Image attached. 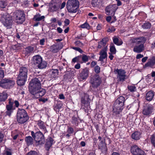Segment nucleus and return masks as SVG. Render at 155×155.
I'll return each mask as SVG.
<instances>
[{
  "mask_svg": "<svg viewBox=\"0 0 155 155\" xmlns=\"http://www.w3.org/2000/svg\"><path fill=\"white\" fill-rule=\"evenodd\" d=\"M42 81V76L33 79L30 82L29 90L30 92L36 98L43 96L46 93L45 89L41 88V82Z\"/></svg>",
  "mask_w": 155,
  "mask_h": 155,
  "instance_id": "f257e3e1",
  "label": "nucleus"
},
{
  "mask_svg": "<svg viewBox=\"0 0 155 155\" xmlns=\"http://www.w3.org/2000/svg\"><path fill=\"white\" fill-rule=\"evenodd\" d=\"M147 41V38L144 37H139L137 38H133L130 41L132 43H135L136 45L133 49L134 52L139 53L142 52L144 49V44Z\"/></svg>",
  "mask_w": 155,
  "mask_h": 155,
  "instance_id": "f03ea898",
  "label": "nucleus"
},
{
  "mask_svg": "<svg viewBox=\"0 0 155 155\" xmlns=\"http://www.w3.org/2000/svg\"><path fill=\"white\" fill-rule=\"evenodd\" d=\"M125 98L123 96L118 97L115 101L113 105V112L115 115L118 114L123 110Z\"/></svg>",
  "mask_w": 155,
  "mask_h": 155,
  "instance_id": "7ed1b4c3",
  "label": "nucleus"
},
{
  "mask_svg": "<svg viewBox=\"0 0 155 155\" xmlns=\"http://www.w3.org/2000/svg\"><path fill=\"white\" fill-rule=\"evenodd\" d=\"M17 120L20 124H24L29 119L26 111L24 109H18L16 115Z\"/></svg>",
  "mask_w": 155,
  "mask_h": 155,
  "instance_id": "20e7f679",
  "label": "nucleus"
},
{
  "mask_svg": "<svg viewBox=\"0 0 155 155\" xmlns=\"http://www.w3.org/2000/svg\"><path fill=\"white\" fill-rule=\"evenodd\" d=\"M79 2L77 0H68L67 3L66 8L69 12L75 13L79 7Z\"/></svg>",
  "mask_w": 155,
  "mask_h": 155,
  "instance_id": "39448f33",
  "label": "nucleus"
},
{
  "mask_svg": "<svg viewBox=\"0 0 155 155\" xmlns=\"http://www.w3.org/2000/svg\"><path fill=\"white\" fill-rule=\"evenodd\" d=\"M31 135L34 138L37 144L41 145L45 142L44 136L40 131L37 132L35 133L33 131L31 132Z\"/></svg>",
  "mask_w": 155,
  "mask_h": 155,
  "instance_id": "423d86ee",
  "label": "nucleus"
},
{
  "mask_svg": "<svg viewBox=\"0 0 155 155\" xmlns=\"http://www.w3.org/2000/svg\"><path fill=\"white\" fill-rule=\"evenodd\" d=\"M13 17L18 24H22L25 20V15L23 11L18 10L13 13Z\"/></svg>",
  "mask_w": 155,
  "mask_h": 155,
  "instance_id": "0eeeda50",
  "label": "nucleus"
},
{
  "mask_svg": "<svg viewBox=\"0 0 155 155\" xmlns=\"http://www.w3.org/2000/svg\"><path fill=\"white\" fill-rule=\"evenodd\" d=\"M15 84L12 80L8 78H5L0 81V87L3 88H10Z\"/></svg>",
  "mask_w": 155,
  "mask_h": 155,
  "instance_id": "6e6552de",
  "label": "nucleus"
},
{
  "mask_svg": "<svg viewBox=\"0 0 155 155\" xmlns=\"http://www.w3.org/2000/svg\"><path fill=\"white\" fill-rule=\"evenodd\" d=\"M60 4V0H52L49 6V11L53 12L57 11L59 8Z\"/></svg>",
  "mask_w": 155,
  "mask_h": 155,
  "instance_id": "1a4fd4ad",
  "label": "nucleus"
},
{
  "mask_svg": "<svg viewBox=\"0 0 155 155\" xmlns=\"http://www.w3.org/2000/svg\"><path fill=\"white\" fill-rule=\"evenodd\" d=\"M2 23L3 25L7 28H11L12 24V17L8 14L4 15L2 18Z\"/></svg>",
  "mask_w": 155,
  "mask_h": 155,
  "instance_id": "9d476101",
  "label": "nucleus"
},
{
  "mask_svg": "<svg viewBox=\"0 0 155 155\" xmlns=\"http://www.w3.org/2000/svg\"><path fill=\"white\" fill-rule=\"evenodd\" d=\"M101 82V79L98 75L95 74L92 76L91 83L93 87H97L100 85Z\"/></svg>",
  "mask_w": 155,
  "mask_h": 155,
  "instance_id": "9b49d317",
  "label": "nucleus"
},
{
  "mask_svg": "<svg viewBox=\"0 0 155 155\" xmlns=\"http://www.w3.org/2000/svg\"><path fill=\"white\" fill-rule=\"evenodd\" d=\"M130 151L133 155H145L144 151L136 145L131 147Z\"/></svg>",
  "mask_w": 155,
  "mask_h": 155,
  "instance_id": "f8f14e48",
  "label": "nucleus"
},
{
  "mask_svg": "<svg viewBox=\"0 0 155 155\" xmlns=\"http://www.w3.org/2000/svg\"><path fill=\"white\" fill-rule=\"evenodd\" d=\"M117 8V7L115 4L110 5L106 8L105 10L106 13L107 15H114Z\"/></svg>",
  "mask_w": 155,
  "mask_h": 155,
  "instance_id": "ddd939ff",
  "label": "nucleus"
},
{
  "mask_svg": "<svg viewBox=\"0 0 155 155\" xmlns=\"http://www.w3.org/2000/svg\"><path fill=\"white\" fill-rule=\"evenodd\" d=\"M143 114L144 115L148 116L151 114L153 109V106L150 104H147L144 107Z\"/></svg>",
  "mask_w": 155,
  "mask_h": 155,
  "instance_id": "4468645a",
  "label": "nucleus"
},
{
  "mask_svg": "<svg viewBox=\"0 0 155 155\" xmlns=\"http://www.w3.org/2000/svg\"><path fill=\"white\" fill-rule=\"evenodd\" d=\"M88 73L89 71L87 68L83 69L78 76V79L80 81L86 79L88 76Z\"/></svg>",
  "mask_w": 155,
  "mask_h": 155,
  "instance_id": "2eb2a0df",
  "label": "nucleus"
},
{
  "mask_svg": "<svg viewBox=\"0 0 155 155\" xmlns=\"http://www.w3.org/2000/svg\"><path fill=\"white\" fill-rule=\"evenodd\" d=\"M116 71L117 73V78L119 81H123L126 79V75L124 71L121 69H117Z\"/></svg>",
  "mask_w": 155,
  "mask_h": 155,
  "instance_id": "dca6fc26",
  "label": "nucleus"
},
{
  "mask_svg": "<svg viewBox=\"0 0 155 155\" xmlns=\"http://www.w3.org/2000/svg\"><path fill=\"white\" fill-rule=\"evenodd\" d=\"M6 111L5 112V116H8L10 117L13 112V107L12 102L11 101L9 102L8 104L6 106Z\"/></svg>",
  "mask_w": 155,
  "mask_h": 155,
  "instance_id": "f3484780",
  "label": "nucleus"
},
{
  "mask_svg": "<svg viewBox=\"0 0 155 155\" xmlns=\"http://www.w3.org/2000/svg\"><path fill=\"white\" fill-rule=\"evenodd\" d=\"M28 72V69L27 68L24 67H21L19 69L18 76L27 78Z\"/></svg>",
  "mask_w": 155,
  "mask_h": 155,
  "instance_id": "a211bd4d",
  "label": "nucleus"
},
{
  "mask_svg": "<svg viewBox=\"0 0 155 155\" xmlns=\"http://www.w3.org/2000/svg\"><path fill=\"white\" fill-rule=\"evenodd\" d=\"M42 60V58L39 55H37L33 57L32 61V63L37 66Z\"/></svg>",
  "mask_w": 155,
  "mask_h": 155,
  "instance_id": "6ab92c4d",
  "label": "nucleus"
},
{
  "mask_svg": "<svg viewBox=\"0 0 155 155\" xmlns=\"http://www.w3.org/2000/svg\"><path fill=\"white\" fill-rule=\"evenodd\" d=\"M37 124L39 128L44 133V134L47 132L45 124L44 123L39 120L37 121Z\"/></svg>",
  "mask_w": 155,
  "mask_h": 155,
  "instance_id": "aec40b11",
  "label": "nucleus"
},
{
  "mask_svg": "<svg viewBox=\"0 0 155 155\" xmlns=\"http://www.w3.org/2000/svg\"><path fill=\"white\" fill-rule=\"evenodd\" d=\"M107 49L104 48V49H102L100 52L99 54L100 55V56L99 60V61H103L104 59L107 57Z\"/></svg>",
  "mask_w": 155,
  "mask_h": 155,
  "instance_id": "412c9836",
  "label": "nucleus"
},
{
  "mask_svg": "<svg viewBox=\"0 0 155 155\" xmlns=\"http://www.w3.org/2000/svg\"><path fill=\"white\" fill-rule=\"evenodd\" d=\"M54 143V141L51 137H50L48 138L45 145L46 150H48L52 145Z\"/></svg>",
  "mask_w": 155,
  "mask_h": 155,
  "instance_id": "4be33fe9",
  "label": "nucleus"
},
{
  "mask_svg": "<svg viewBox=\"0 0 155 155\" xmlns=\"http://www.w3.org/2000/svg\"><path fill=\"white\" fill-rule=\"evenodd\" d=\"M155 64V57L153 56L149 59V61L144 65V67H152Z\"/></svg>",
  "mask_w": 155,
  "mask_h": 155,
  "instance_id": "5701e85b",
  "label": "nucleus"
},
{
  "mask_svg": "<svg viewBox=\"0 0 155 155\" xmlns=\"http://www.w3.org/2000/svg\"><path fill=\"white\" fill-rule=\"evenodd\" d=\"M27 79V78L18 76L17 81V84L18 85L22 86L24 85Z\"/></svg>",
  "mask_w": 155,
  "mask_h": 155,
  "instance_id": "b1692460",
  "label": "nucleus"
},
{
  "mask_svg": "<svg viewBox=\"0 0 155 155\" xmlns=\"http://www.w3.org/2000/svg\"><path fill=\"white\" fill-rule=\"evenodd\" d=\"M112 39L114 43L117 45H120L123 43V42L121 39L117 37L116 36L113 37Z\"/></svg>",
  "mask_w": 155,
  "mask_h": 155,
  "instance_id": "393cba45",
  "label": "nucleus"
},
{
  "mask_svg": "<svg viewBox=\"0 0 155 155\" xmlns=\"http://www.w3.org/2000/svg\"><path fill=\"white\" fill-rule=\"evenodd\" d=\"M97 48L99 49H102L106 48L107 49V45H106V43L104 42L103 39H102L98 42Z\"/></svg>",
  "mask_w": 155,
  "mask_h": 155,
  "instance_id": "a878e982",
  "label": "nucleus"
},
{
  "mask_svg": "<svg viewBox=\"0 0 155 155\" xmlns=\"http://www.w3.org/2000/svg\"><path fill=\"white\" fill-rule=\"evenodd\" d=\"M154 96L153 92L152 91H150L146 94V99L148 101H150L152 100Z\"/></svg>",
  "mask_w": 155,
  "mask_h": 155,
  "instance_id": "bb28decb",
  "label": "nucleus"
},
{
  "mask_svg": "<svg viewBox=\"0 0 155 155\" xmlns=\"http://www.w3.org/2000/svg\"><path fill=\"white\" fill-rule=\"evenodd\" d=\"M141 137V134L138 131H135L131 135L132 138L135 140H139Z\"/></svg>",
  "mask_w": 155,
  "mask_h": 155,
  "instance_id": "cd10ccee",
  "label": "nucleus"
},
{
  "mask_svg": "<svg viewBox=\"0 0 155 155\" xmlns=\"http://www.w3.org/2000/svg\"><path fill=\"white\" fill-rule=\"evenodd\" d=\"M47 63L45 61H41V62H40L39 63L37 66L38 68L40 69H43L45 68L47 65Z\"/></svg>",
  "mask_w": 155,
  "mask_h": 155,
  "instance_id": "c85d7f7f",
  "label": "nucleus"
},
{
  "mask_svg": "<svg viewBox=\"0 0 155 155\" xmlns=\"http://www.w3.org/2000/svg\"><path fill=\"white\" fill-rule=\"evenodd\" d=\"M8 94L5 92L0 93V102L5 101L7 99Z\"/></svg>",
  "mask_w": 155,
  "mask_h": 155,
  "instance_id": "c756f323",
  "label": "nucleus"
},
{
  "mask_svg": "<svg viewBox=\"0 0 155 155\" xmlns=\"http://www.w3.org/2000/svg\"><path fill=\"white\" fill-rule=\"evenodd\" d=\"M45 18L44 16H41L39 14L35 15L34 17V19L36 21H40L44 20Z\"/></svg>",
  "mask_w": 155,
  "mask_h": 155,
  "instance_id": "7c9ffc66",
  "label": "nucleus"
},
{
  "mask_svg": "<svg viewBox=\"0 0 155 155\" xmlns=\"http://www.w3.org/2000/svg\"><path fill=\"white\" fill-rule=\"evenodd\" d=\"M34 48L31 46H28L25 48V55H28L34 52Z\"/></svg>",
  "mask_w": 155,
  "mask_h": 155,
  "instance_id": "2f4dec72",
  "label": "nucleus"
},
{
  "mask_svg": "<svg viewBox=\"0 0 155 155\" xmlns=\"http://www.w3.org/2000/svg\"><path fill=\"white\" fill-rule=\"evenodd\" d=\"M101 144L102 145L101 146V144H99V149H101V150L102 152L103 153H105L107 151V147L105 144L104 143L103 141H101Z\"/></svg>",
  "mask_w": 155,
  "mask_h": 155,
  "instance_id": "473e14b6",
  "label": "nucleus"
},
{
  "mask_svg": "<svg viewBox=\"0 0 155 155\" xmlns=\"http://www.w3.org/2000/svg\"><path fill=\"white\" fill-rule=\"evenodd\" d=\"M74 132V130L73 127H68L66 136L69 138Z\"/></svg>",
  "mask_w": 155,
  "mask_h": 155,
  "instance_id": "72a5a7b5",
  "label": "nucleus"
},
{
  "mask_svg": "<svg viewBox=\"0 0 155 155\" xmlns=\"http://www.w3.org/2000/svg\"><path fill=\"white\" fill-rule=\"evenodd\" d=\"M25 141L28 145H31L33 143V139L30 136L26 137L25 138Z\"/></svg>",
  "mask_w": 155,
  "mask_h": 155,
  "instance_id": "f704fd0d",
  "label": "nucleus"
},
{
  "mask_svg": "<svg viewBox=\"0 0 155 155\" xmlns=\"http://www.w3.org/2000/svg\"><path fill=\"white\" fill-rule=\"evenodd\" d=\"M110 50L111 53L115 54L116 52V50L113 43H111L110 45Z\"/></svg>",
  "mask_w": 155,
  "mask_h": 155,
  "instance_id": "c9c22d12",
  "label": "nucleus"
},
{
  "mask_svg": "<svg viewBox=\"0 0 155 155\" xmlns=\"http://www.w3.org/2000/svg\"><path fill=\"white\" fill-rule=\"evenodd\" d=\"M8 102H10V101H11L12 102V106H13V104L14 103L15 104V106L16 107H18L19 105V103L18 102V101L17 100L14 101L12 98H9L8 99Z\"/></svg>",
  "mask_w": 155,
  "mask_h": 155,
  "instance_id": "e433bc0d",
  "label": "nucleus"
},
{
  "mask_svg": "<svg viewBox=\"0 0 155 155\" xmlns=\"http://www.w3.org/2000/svg\"><path fill=\"white\" fill-rule=\"evenodd\" d=\"M151 24L149 22H146L142 25V28L144 29L150 28L151 27Z\"/></svg>",
  "mask_w": 155,
  "mask_h": 155,
  "instance_id": "4c0bfd02",
  "label": "nucleus"
},
{
  "mask_svg": "<svg viewBox=\"0 0 155 155\" xmlns=\"http://www.w3.org/2000/svg\"><path fill=\"white\" fill-rule=\"evenodd\" d=\"M80 27L83 28H86L89 30L90 28V26L89 24L87 22H85L84 24L81 25Z\"/></svg>",
  "mask_w": 155,
  "mask_h": 155,
  "instance_id": "58836bf2",
  "label": "nucleus"
},
{
  "mask_svg": "<svg viewBox=\"0 0 155 155\" xmlns=\"http://www.w3.org/2000/svg\"><path fill=\"white\" fill-rule=\"evenodd\" d=\"M128 90L131 92H135L136 91V87L134 85H129L127 87Z\"/></svg>",
  "mask_w": 155,
  "mask_h": 155,
  "instance_id": "ea45409f",
  "label": "nucleus"
},
{
  "mask_svg": "<svg viewBox=\"0 0 155 155\" xmlns=\"http://www.w3.org/2000/svg\"><path fill=\"white\" fill-rule=\"evenodd\" d=\"M150 139L151 144L155 148V134L151 135Z\"/></svg>",
  "mask_w": 155,
  "mask_h": 155,
  "instance_id": "a19ab883",
  "label": "nucleus"
},
{
  "mask_svg": "<svg viewBox=\"0 0 155 155\" xmlns=\"http://www.w3.org/2000/svg\"><path fill=\"white\" fill-rule=\"evenodd\" d=\"M90 57L89 56L84 54L81 56V58H82V61L83 62H86L88 61V59Z\"/></svg>",
  "mask_w": 155,
  "mask_h": 155,
  "instance_id": "79ce46f5",
  "label": "nucleus"
},
{
  "mask_svg": "<svg viewBox=\"0 0 155 155\" xmlns=\"http://www.w3.org/2000/svg\"><path fill=\"white\" fill-rule=\"evenodd\" d=\"M51 51L53 53H56L58 51V49L55 46H52L51 47Z\"/></svg>",
  "mask_w": 155,
  "mask_h": 155,
  "instance_id": "37998d69",
  "label": "nucleus"
},
{
  "mask_svg": "<svg viewBox=\"0 0 155 155\" xmlns=\"http://www.w3.org/2000/svg\"><path fill=\"white\" fill-rule=\"evenodd\" d=\"M81 108L83 109H84L85 110H86L84 107V105L86 103V101L84 98H82L81 100Z\"/></svg>",
  "mask_w": 155,
  "mask_h": 155,
  "instance_id": "c03bdc74",
  "label": "nucleus"
},
{
  "mask_svg": "<svg viewBox=\"0 0 155 155\" xmlns=\"http://www.w3.org/2000/svg\"><path fill=\"white\" fill-rule=\"evenodd\" d=\"M116 30V29L114 26L110 27L107 29V31L108 32L111 33L112 32Z\"/></svg>",
  "mask_w": 155,
  "mask_h": 155,
  "instance_id": "a18cd8bd",
  "label": "nucleus"
},
{
  "mask_svg": "<svg viewBox=\"0 0 155 155\" xmlns=\"http://www.w3.org/2000/svg\"><path fill=\"white\" fill-rule=\"evenodd\" d=\"M26 155H39L38 153L35 151H31L28 153Z\"/></svg>",
  "mask_w": 155,
  "mask_h": 155,
  "instance_id": "49530a36",
  "label": "nucleus"
},
{
  "mask_svg": "<svg viewBox=\"0 0 155 155\" xmlns=\"http://www.w3.org/2000/svg\"><path fill=\"white\" fill-rule=\"evenodd\" d=\"M98 0H92V4L94 7H95L99 4Z\"/></svg>",
  "mask_w": 155,
  "mask_h": 155,
  "instance_id": "de8ad7c7",
  "label": "nucleus"
},
{
  "mask_svg": "<svg viewBox=\"0 0 155 155\" xmlns=\"http://www.w3.org/2000/svg\"><path fill=\"white\" fill-rule=\"evenodd\" d=\"M94 71L97 74L100 72V68L98 65L96 66L94 68Z\"/></svg>",
  "mask_w": 155,
  "mask_h": 155,
  "instance_id": "09e8293b",
  "label": "nucleus"
},
{
  "mask_svg": "<svg viewBox=\"0 0 155 155\" xmlns=\"http://www.w3.org/2000/svg\"><path fill=\"white\" fill-rule=\"evenodd\" d=\"M81 58V55L78 56L73 58L72 60V61L74 62H75L78 61L79 59Z\"/></svg>",
  "mask_w": 155,
  "mask_h": 155,
  "instance_id": "8fccbe9b",
  "label": "nucleus"
},
{
  "mask_svg": "<svg viewBox=\"0 0 155 155\" xmlns=\"http://www.w3.org/2000/svg\"><path fill=\"white\" fill-rule=\"evenodd\" d=\"M4 76V71L1 68H0V79L3 78Z\"/></svg>",
  "mask_w": 155,
  "mask_h": 155,
  "instance_id": "3c124183",
  "label": "nucleus"
},
{
  "mask_svg": "<svg viewBox=\"0 0 155 155\" xmlns=\"http://www.w3.org/2000/svg\"><path fill=\"white\" fill-rule=\"evenodd\" d=\"M72 48L73 49H74L76 51H78L81 53H82L83 52V51L81 50V49L79 47H73Z\"/></svg>",
  "mask_w": 155,
  "mask_h": 155,
  "instance_id": "603ef678",
  "label": "nucleus"
},
{
  "mask_svg": "<svg viewBox=\"0 0 155 155\" xmlns=\"http://www.w3.org/2000/svg\"><path fill=\"white\" fill-rule=\"evenodd\" d=\"M72 123L74 124H77L78 121V118L77 117H73L72 118Z\"/></svg>",
  "mask_w": 155,
  "mask_h": 155,
  "instance_id": "864d4df0",
  "label": "nucleus"
},
{
  "mask_svg": "<svg viewBox=\"0 0 155 155\" xmlns=\"http://www.w3.org/2000/svg\"><path fill=\"white\" fill-rule=\"evenodd\" d=\"M4 135L0 131V143L2 142L4 138Z\"/></svg>",
  "mask_w": 155,
  "mask_h": 155,
  "instance_id": "5fc2aeb1",
  "label": "nucleus"
},
{
  "mask_svg": "<svg viewBox=\"0 0 155 155\" xmlns=\"http://www.w3.org/2000/svg\"><path fill=\"white\" fill-rule=\"evenodd\" d=\"M45 39L44 38H43L41 39L40 40V44L41 45H43L44 44V42H45Z\"/></svg>",
  "mask_w": 155,
  "mask_h": 155,
  "instance_id": "6e6d98bb",
  "label": "nucleus"
},
{
  "mask_svg": "<svg viewBox=\"0 0 155 155\" xmlns=\"http://www.w3.org/2000/svg\"><path fill=\"white\" fill-rule=\"evenodd\" d=\"M65 25H68L70 23V21L68 19H66L64 21Z\"/></svg>",
  "mask_w": 155,
  "mask_h": 155,
  "instance_id": "4d7b16f0",
  "label": "nucleus"
},
{
  "mask_svg": "<svg viewBox=\"0 0 155 155\" xmlns=\"http://www.w3.org/2000/svg\"><path fill=\"white\" fill-rule=\"evenodd\" d=\"M59 98L60 99H64L65 98L63 94H61L59 95Z\"/></svg>",
  "mask_w": 155,
  "mask_h": 155,
  "instance_id": "13d9d810",
  "label": "nucleus"
},
{
  "mask_svg": "<svg viewBox=\"0 0 155 155\" xmlns=\"http://www.w3.org/2000/svg\"><path fill=\"white\" fill-rule=\"evenodd\" d=\"M4 155H12V152L9 151L7 150L4 153Z\"/></svg>",
  "mask_w": 155,
  "mask_h": 155,
  "instance_id": "bf43d9fd",
  "label": "nucleus"
},
{
  "mask_svg": "<svg viewBox=\"0 0 155 155\" xmlns=\"http://www.w3.org/2000/svg\"><path fill=\"white\" fill-rule=\"evenodd\" d=\"M143 57V55L141 54H138L136 56V58L137 59H140L141 58H142Z\"/></svg>",
  "mask_w": 155,
  "mask_h": 155,
  "instance_id": "052dcab7",
  "label": "nucleus"
},
{
  "mask_svg": "<svg viewBox=\"0 0 155 155\" xmlns=\"http://www.w3.org/2000/svg\"><path fill=\"white\" fill-rule=\"evenodd\" d=\"M109 58L110 60H112L114 57V56L113 55V54L112 53H109Z\"/></svg>",
  "mask_w": 155,
  "mask_h": 155,
  "instance_id": "680f3d73",
  "label": "nucleus"
},
{
  "mask_svg": "<svg viewBox=\"0 0 155 155\" xmlns=\"http://www.w3.org/2000/svg\"><path fill=\"white\" fill-rule=\"evenodd\" d=\"M81 65L80 64H77L75 65L74 68L76 69H79L80 68Z\"/></svg>",
  "mask_w": 155,
  "mask_h": 155,
  "instance_id": "e2e57ef3",
  "label": "nucleus"
},
{
  "mask_svg": "<svg viewBox=\"0 0 155 155\" xmlns=\"http://www.w3.org/2000/svg\"><path fill=\"white\" fill-rule=\"evenodd\" d=\"M65 5H66L65 2H63L62 3V4L61 6L60 9H62L63 8H64V7L65 6Z\"/></svg>",
  "mask_w": 155,
  "mask_h": 155,
  "instance_id": "0e129e2a",
  "label": "nucleus"
},
{
  "mask_svg": "<svg viewBox=\"0 0 155 155\" xmlns=\"http://www.w3.org/2000/svg\"><path fill=\"white\" fill-rule=\"evenodd\" d=\"M111 19V17L110 16H107L106 18V21L108 22H110Z\"/></svg>",
  "mask_w": 155,
  "mask_h": 155,
  "instance_id": "69168bd1",
  "label": "nucleus"
},
{
  "mask_svg": "<svg viewBox=\"0 0 155 155\" xmlns=\"http://www.w3.org/2000/svg\"><path fill=\"white\" fill-rule=\"evenodd\" d=\"M88 155H96V154L94 151H91L89 152Z\"/></svg>",
  "mask_w": 155,
  "mask_h": 155,
  "instance_id": "338daca9",
  "label": "nucleus"
},
{
  "mask_svg": "<svg viewBox=\"0 0 155 155\" xmlns=\"http://www.w3.org/2000/svg\"><path fill=\"white\" fill-rule=\"evenodd\" d=\"M151 76L153 77H154V81H155V72L153 71L151 73Z\"/></svg>",
  "mask_w": 155,
  "mask_h": 155,
  "instance_id": "774afa93",
  "label": "nucleus"
}]
</instances>
